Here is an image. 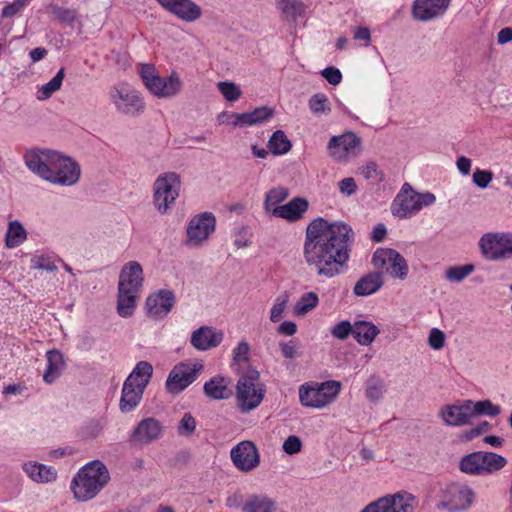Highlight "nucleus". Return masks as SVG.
Wrapping results in <instances>:
<instances>
[{
	"label": "nucleus",
	"mask_w": 512,
	"mask_h": 512,
	"mask_svg": "<svg viewBox=\"0 0 512 512\" xmlns=\"http://www.w3.org/2000/svg\"><path fill=\"white\" fill-rule=\"evenodd\" d=\"M353 241L354 232L348 224L318 217L306 227L304 261L319 277L333 278L346 267Z\"/></svg>",
	"instance_id": "obj_1"
},
{
	"label": "nucleus",
	"mask_w": 512,
	"mask_h": 512,
	"mask_svg": "<svg viewBox=\"0 0 512 512\" xmlns=\"http://www.w3.org/2000/svg\"><path fill=\"white\" fill-rule=\"evenodd\" d=\"M24 162L32 173L52 184L72 186L80 179L79 164L54 150H28Z\"/></svg>",
	"instance_id": "obj_2"
},
{
	"label": "nucleus",
	"mask_w": 512,
	"mask_h": 512,
	"mask_svg": "<svg viewBox=\"0 0 512 512\" xmlns=\"http://www.w3.org/2000/svg\"><path fill=\"white\" fill-rule=\"evenodd\" d=\"M143 269L139 262L126 263L119 274L117 312L123 318L131 317L143 285Z\"/></svg>",
	"instance_id": "obj_3"
},
{
	"label": "nucleus",
	"mask_w": 512,
	"mask_h": 512,
	"mask_svg": "<svg viewBox=\"0 0 512 512\" xmlns=\"http://www.w3.org/2000/svg\"><path fill=\"white\" fill-rule=\"evenodd\" d=\"M109 480L110 474L107 467L101 461H91L74 476L71 490L76 500L87 502L95 498Z\"/></svg>",
	"instance_id": "obj_4"
},
{
	"label": "nucleus",
	"mask_w": 512,
	"mask_h": 512,
	"mask_svg": "<svg viewBox=\"0 0 512 512\" xmlns=\"http://www.w3.org/2000/svg\"><path fill=\"white\" fill-rule=\"evenodd\" d=\"M153 374V366L140 361L123 383L119 409L122 413L133 411L141 402L144 391Z\"/></svg>",
	"instance_id": "obj_5"
},
{
	"label": "nucleus",
	"mask_w": 512,
	"mask_h": 512,
	"mask_svg": "<svg viewBox=\"0 0 512 512\" xmlns=\"http://www.w3.org/2000/svg\"><path fill=\"white\" fill-rule=\"evenodd\" d=\"M236 385L237 406L242 413H248L257 408L264 396L265 388L259 383V372L251 367L238 374Z\"/></svg>",
	"instance_id": "obj_6"
},
{
	"label": "nucleus",
	"mask_w": 512,
	"mask_h": 512,
	"mask_svg": "<svg viewBox=\"0 0 512 512\" xmlns=\"http://www.w3.org/2000/svg\"><path fill=\"white\" fill-rule=\"evenodd\" d=\"M139 74L147 90L157 98H173L182 90V81L176 72L163 78L153 65L141 64Z\"/></svg>",
	"instance_id": "obj_7"
},
{
	"label": "nucleus",
	"mask_w": 512,
	"mask_h": 512,
	"mask_svg": "<svg viewBox=\"0 0 512 512\" xmlns=\"http://www.w3.org/2000/svg\"><path fill=\"white\" fill-rule=\"evenodd\" d=\"M435 201L436 196L433 193L417 192L409 183H404L392 203L391 211L394 216L406 219L418 213L423 207L433 205Z\"/></svg>",
	"instance_id": "obj_8"
},
{
	"label": "nucleus",
	"mask_w": 512,
	"mask_h": 512,
	"mask_svg": "<svg viewBox=\"0 0 512 512\" xmlns=\"http://www.w3.org/2000/svg\"><path fill=\"white\" fill-rule=\"evenodd\" d=\"M340 391L341 383L336 380L311 382L299 388V399L305 407L321 409L332 404Z\"/></svg>",
	"instance_id": "obj_9"
},
{
	"label": "nucleus",
	"mask_w": 512,
	"mask_h": 512,
	"mask_svg": "<svg viewBox=\"0 0 512 512\" xmlns=\"http://www.w3.org/2000/svg\"><path fill=\"white\" fill-rule=\"evenodd\" d=\"M181 181L175 172H166L157 177L153 185V203L160 214H166L179 196Z\"/></svg>",
	"instance_id": "obj_10"
},
{
	"label": "nucleus",
	"mask_w": 512,
	"mask_h": 512,
	"mask_svg": "<svg viewBox=\"0 0 512 512\" xmlns=\"http://www.w3.org/2000/svg\"><path fill=\"white\" fill-rule=\"evenodd\" d=\"M474 498L475 493L468 485L462 483L447 484L440 490V501L437 508L448 512L463 511L472 505Z\"/></svg>",
	"instance_id": "obj_11"
},
{
	"label": "nucleus",
	"mask_w": 512,
	"mask_h": 512,
	"mask_svg": "<svg viewBox=\"0 0 512 512\" xmlns=\"http://www.w3.org/2000/svg\"><path fill=\"white\" fill-rule=\"evenodd\" d=\"M109 98L116 111L125 116L137 117L145 110V102L141 94L125 85L113 87Z\"/></svg>",
	"instance_id": "obj_12"
},
{
	"label": "nucleus",
	"mask_w": 512,
	"mask_h": 512,
	"mask_svg": "<svg viewBox=\"0 0 512 512\" xmlns=\"http://www.w3.org/2000/svg\"><path fill=\"white\" fill-rule=\"evenodd\" d=\"M329 155L336 161L347 163L359 156L362 150V140L353 132H345L332 136L328 142Z\"/></svg>",
	"instance_id": "obj_13"
},
{
	"label": "nucleus",
	"mask_w": 512,
	"mask_h": 512,
	"mask_svg": "<svg viewBox=\"0 0 512 512\" xmlns=\"http://www.w3.org/2000/svg\"><path fill=\"white\" fill-rule=\"evenodd\" d=\"M372 263L378 270L385 271L393 278L405 280L408 275V265L405 258L391 248H378L372 257Z\"/></svg>",
	"instance_id": "obj_14"
},
{
	"label": "nucleus",
	"mask_w": 512,
	"mask_h": 512,
	"mask_svg": "<svg viewBox=\"0 0 512 512\" xmlns=\"http://www.w3.org/2000/svg\"><path fill=\"white\" fill-rule=\"evenodd\" d=\"M415 496L406 491L387 495L368 504L361 512H414L417 507Z\"/></svg>",
	"instance_id": "obj_15"
},
{
	"label": "nucleus",
	"mask_w": 512,
	"mask_h": 512,
	"mask_svg": "<svg viewBox=\"0 0 512 512\" xmlns=\"http://www.w3.org/2000/svg\"><path fill=\"white\" fill-rule=\"evenodd\" d=\"M200 362H181L173 367L166 380V389L169 393L178 394L192 384L203 370Z\"/></svg>",
	"instance_id": "obj_16"
},
{
	"label": "nucleus",
	"mask_w": 512,
	"mask_h": 512,
	"mask_svg": "<svg viewBox=\"0 0 512 512\" xmlns=\"http://www.w3.org/2000/svg\"><path fill=\"white\" fill-rule=\"evenodd\" d=\"M482 255L492 261L502 260L512 254V234L486 233L479 240Z\"/></svg>",
	"instance_id": "obj_17"
},
{
	"label": "nucleus",
	"mask_w": 512,
	"mask_h": 512,
	"mask_svg": "<svg viewBox=\"0 0 512 512\" xmlns=\"http://www.w3.org/2000/svg\"><path fill=\"white\" fill-rule=\"evenodd\" d=\"M216 225L215 216L210 212H203L194 216L187 226L186 245L189 247H200L214 232Z\"/></svg>",
	"instance_id": "obj_18"
},
{
	"label": "nucleus",
	"mask_w": 512,
	"mask_h": 512,
	"mask_svg": "<svg viewBox=\"0 0 512 512\" xmlns=\"http://www.w3.org/2000/svg\"><path fill=\"white\" fill-rule=\"evenodd\" d=\"M235 467L242 472H250L260 464V455L256 445L251 441H242L230 451Z\"/></svg>",
	"instance_id": "obj_19"
},
{
	"label": "nucleus",
	"mask_w": 512,
	"mask_h": 512,
	"mask_svg": "<svg viewBox=\"0 0 512 512\" xmlns=\"http://www.w3.org/2000/svg\"><path fill=\"white\" fill-rule=\"evenodd\" d=\"M175 304V296L170 290H160L151 294L146 300V310L149 317L157 320L164 318Z\"/></svg>",
	"instance_id": "obj_20"
},
{
	"label": "nucleus",
	"mask_w": 512,
	"mask_h": 512,
	"mask_svg": "<svg viewBox=\"0 0 512 512\" xmlns=\"http://www.w3.org/2000/svg\"><path fill=\"white\" fill-rule=\"evenodd\" d=\"M157 1L163 8H165L166 10H168L169 12H171L172 14L176 15L178 18L186 22H194L198 20L202 15L201 8L191 0Z\"/></svg>",
	"instance_id": "obj_21"
},
{
	"label": "nucleus",
	"mask_w": 512,
	"mask_h": 512,
	"mask_svg": "<svg viewBox=\"0 0 512 512\" xmlns=\"http://www.w3.org/2000/svg\"><path fill=\"white\" fill-rule=\"evenodd\" d=\"M450 0H415L412 14L416 20L425 22L444 14Z\"/></svg>",
	"instance_id": "obj_22"
},
{
	"label": "nucleus",
	"mask_w": 512,
	"mask_h": 512,
	"mask_svg": "<svg viewBox=\"0 0 512 512\" xmlns=\"http://www.w3.org/2000/svg\"><path fill=\"white\" fill-rule=\"evenodd\" d=\"M471 400L464 401L461 405H446L439 412L440 418L448 426H464L470 423Z\"/></svg>",
	"instance_id": "obj_23"
},
{
	"label": "nucleus",
	"mask_w": 512,
	"mask_h": 512,
	"mask_svg": "<svg viewBox=\"0 0 512 512\" xmlns=\"http://www.w3.org/2000/svg\"><path fill=\"white\" fill-rule=\"evenodd\" d=\"M163 426L155 418L148 417L141 420L135 427L131 439L140 444H149L161 437Z\"/></svg>",
	"instance_id": "obj_24"
},
{
	"label": "nucleus",
	"mask_w": 512,
	"mask_h": 512,
	"mask_svg": "<svg viewBox=\"0 0 512 512\" xmlns=\"http://www.w3.org/2000/svg\"><path fill=\"white\" fill-rule=\"evenodd\" d=\"M223 340V332L210 326H201L192 332L191 344L199 351H206L217 347Z\"/></svg>",
	"instance_id": "obj_25"
},
{
	"label": "nucleus",
	"mask_w": 512,
	"mask_h": 512,
	"mask_svg": "<svg viewBox=\"0 0 512 512\" xmlns=\"http://www.w3.org/2000/svg\"><path fill=\"white\" fill-rule=\"evenodd\" d=\"M308 201L301 197H296L289 201L287 204L275 207L272 210V215L294 222L303 217V214L308 209Z\"/></svg>",
	"instance_id": "obj_26"
},
{
	"label": "nucleus",
	"mask_w": 512,
	"mask_h": 512,
	"mask_svg": "<svg viewBox=\"0 0 512 512\" xmlns=\"http://www.w3.org/2000/svg\"><path fill=\"white\" fill-rule=\"evenodd\" d=\"M231 380L227 377L216 375L203 386L204 394L213 400L228 399L233 392L230 389Z\"/></svg>",
	"instance_id": "obj_27"
},
{
	"label": "nucleus",
	"mask_w": 512,
	"mask_h": 512,
	"mask_svg": "<svg viewBox=\"0 0 512 512\" xmlns=\"http://www.w3.org/2000/svg\"><path fill=\"white\" fill-rule=\"evenodd\" d=\"M22 468L27 476L36 483L53 482L57 478V472L52 467L38 462H26Z\"/></svg>",
	"instance_id": "obj_28"
},
{
	"label": "nucleus",
	"mask_w": 512,
	"mask_h": 512,
	"mask_svg": "<svg viewBox=\"0 0 512 512\" xmlns=\"http://www.w3.org/2000/svg\"><path fill=\"white\" fill-rule=\"evenodd\" d=\"M384 284L382 274L372 272L362 276L355 284L353 292L356 296L364 297L376 293Z\"/></svg>",
	"instance_id": "obj_29"
},
{
	"label": "nucleus",
	"mask_w": 512,
	"mask_h": 512,
	"mask_svg": "<svg viewBox=\"0 0 512 512\" xmlns=\"http://www.w3.org/2000/svg\"><path fill=\"white\" fill-rule=\"evenodd\" d=\"M65 368L63 355L58 350H50L47 352V368L43 375L46 383H53Z\"/></svg>",
	"instance_id": "obj_30"
},
{
	"label": "nucleus",
	"mask_w": 512,
	"mask_h": 512,
	"mask_svg": "<svg viewBox=\"0 0 512 512\" xmlns=\"http://www.w3.org/2000/svg\"><path fill=\"white\" fill-rule=\"evenodd\" d=\"M243 512H280L273 499L266 495H251L242 506Z\"/></svg>",
	"instance_id": "obj_31"
},
{
	"label": "nucleus",
	"mask_w": 512,
	"mask_h": 512,
	"mask_svg": "<svg viewBox=\"0 0 512 512\" xmlns=\"http://www.w3.org/2000/svg\"><path fill=\"white\" fill-rule=\"evenodd\" d=\"M380 330L371 322L357 321L353 324V336L360 345H370Z\"/></svg>",
	"instance_id": "obj_32"
},
{
	"label": "nucleus",
	"mask_w": 512,
	"mask_h": 512,
	"mask_svg": "<svg viewBox=\"0 0 512 512\" xmlns=\"http://www.w3.org/2000/svg\"><path fill=\"white\" fill-rule=\"evenodd\" d=\"M27 238V232L23 225L17 221H11L6 233L5 244L8 248H15L22 244Z\"/></svg>",
	"instance_id": "obj_33"
},
{
	"label": "nucleus",
	"mask_w": 512,
	"mask_h": 512,
	"mask_svg": "<svg viewBox=\"0 0 512 512\" xmlns=\"http://www.w3.org/2000/svg\"><path fill=\"white\" fill-rule=\"evenodd\" d=\"M460 470L471 475H483L482 451L464 456L460 461Z\"/></svg>",
	"instance_id": "obj_34"
},
{
	"label": "nucleus",
	"mask_w": 512,
	"mask_h": 512,
	"mask_svg": "<svg viewBox=\"0 0 512 512\" xmlns=\"http://www.w3.org/2000/svg\"><path fill=\"white\" fill-rule=\"evenodd\" d=\"M268 147L274 155H282L291 150L292 143L282 130H277L270 137Z\"/></svg>",
	"instance_id": "obj_35"
},
{
	"label": "nucleus",
	"mask_w": 512,
	"mask_h": 512,
	"mask_svg": "<svg viewBox=\"0 0 512 512\" xmlns=\"http://www.w3.org/2000/svg\"><path fill=\"white\" fill-rule=\"evenodd\" d=\"M507 464V460L494 452L482 451L483 475L495 473Z\"/></svg>",
	"instance_id": "obj_36"
},
{
	"label": "nucleus",
	"mask_w": 512,
	"mask_h": 512,
	"mask_svg": "<svg viewBox=\"0 0 512 512\" xmlns=\"http://www.w3.org/2000/svg\"><path fill=\"white\" fill-rule=\"evenodd\" d=\"M64 77L65 70L64 68H61L48 83L42 85L38 89L36 93L37 99L42 101L50 98L53 93L61 88Z\"/></svg>",
	"instance_id": "obj_37"
},
{
	"label": "nucleus",
	"mask_w": 512,
	"mask_h": 512,
	"mask_svg": "<svg viewBox=\"0 0 512 512\" xmlns=\"http://www.w3.org/2000/svg\"><path fill=\"white\" fill-rule=\"evenodd\" d=\"M249 344L246 341L240 342L233 350V362L236 366L237 374L242 373L248 369L249 364Z\"/></svg>",
	"instance_id": "obj_38"
},
{
	"label": "nucleus",
	"mask_w": 512,
	"mask_h": 512,
	"mask_svg": "<svg viewBox=\"0 0 512 512\" xmlns=\"http://www.w3.org/2000/svg\"><path fill=\"white\" fill-rule=\"evenodd\" d=\"M289 195V192L284 187H276L269 190L264 200V210L272 213L275 207H279L278 204L283 202Z\"/></svg>",
	"instance_id": "obj_39"
},
{
	"label": "nucleus",
	"mask_w": 512,
	"mask_h": 512,
	"mask_svg": "<svg viewBox=\"0 0 512 512\" xmlns=\"http://www.w3.org/2000/svg\"><path fill=\"white\" fill-rule=\"evenodd\" d=\"M318 302L319 298L315 292H307L303 294L294 307L295 315H306L318 305Z\"/></svg>",
	"instance_id": "obj_40"
},
{
	"label": "nucleus",
	"mask_w": 512,
	"mask_h": 512,
	"mask_svg": "<svg viewBox=\"0 0 512 512\" xmlns=\"http://www.w3.org/2000/svg\"><path fill=\"white\" fill-rule=\"evenodd\" d=\"M277 7L287 18H296L305 11V5L300 0H277Z\"/></svg>",
	"instance_id": "obj_41"
},
{
	"label": "nucleus",
	"mask_w": 512,
	"mask_h": 512,
	"mask_svg": "<svg viewBox=\"0 0 512 512\" xmlns=\"http://www.w3.org/2000/svg\"><path fill=\"white\" fill-rule=\"evenodd\" d=\"M470 409L472 418L476 415H487L490 417H495L501 413L500 407L494 405L490 400H482L478 402L471 401Z\"/></svg>",
	"instance_id": "obj_42"
},
{
	"label": "nucleus",
	"mask_w": 512,
	"mask_h": 512,
	"mask_svg": "<svg viewBox=\"0 0 512 512\" xmlns=\"http://www.w3.org/2000/svg\"><path fill=\"white\" fill-rule=\"evenodd\" d=\"M385 392V384L382 379L372 376L367 381L366 397L373 402L379 401Z\"/></svg>",
	"instance_id": "obj_43"
},
{
	"label": "nucleus",
	"mask_w": 512,
	"mask_h": 512,
	"mask_svg": "<svg viewBox=\"0 0 512 512\" xmlns=\"http://www.w3.org/2000/svg\"><path fill=\"white\" fill-rule=\"evenodd\" d=\"M219 123H228L235 127L252 126L253 121L249 112L222 114L218 118Z\"/></svg>",
	"instance_id": "obj_44"
},
{
	"label": "nucleus",
	"mask_w": 512,
	"mask_h": 512,
	"mask_svg": "<svg viewBox=\"0 0 512 512\" xmlns=\"http://www.w3.org/2000/svg\"><path fill=\"white\" fill-rule=\"evenodd\" d=\"M289 295L287 292L280 294L274 301L270 310V321L277 323L283 318V313L288 305Z\"/></svg>",
	"instance_id": "obj_45"
},
{
	"label": "nucleus",
	"mask_w": 512,
	"mask_h": 512,
	"mask_svg": "<svg viewBox=\"0 0 512 512\" xmlns=\"http://www.w3.org/2000/svg\"><path fill=\"white\" fill-rule=\"evenodd\" d=\"M217 88L225 100L229 102H235L242 96L241 89L232 81L218 82Z\"/></svg>",
	"instance_id": "obj_46"
},
{
	"label": "nucleus",
	"mask_w": 512,
	"mask_h": 512,
	"mask_svg": "<svg viewBox=\"0 0 512 512\" xmlns=\"http://www.w3.org/2000/svg\"><path fill=\"white\" fill-rule=\"evenodd\" d=\"M473 271H474V265H472V264H466V265H462V266H452L446 270L445 276L448 281L458 283V282H461L462 280H464Z\"/></svg>",
	"instance_id": "obj_47"
},
{
	"label": "nucleus",
	"mask_w": 512,
	"mask_h": 512,
	"mask_svg": "<svg viewBox=\"0 0 512 512\" xmlns=\"http://www.w3.org/2000/svg\"><path fill=\"white\" fill-rule=\"evenodd\" d=\"M309 108L314 114H327L330 112L328 97L323 93L311 96L308 101Z\"/></svg>",
	"instance_id": "obj_48"
},
{
	"label": "nucleus",
	"mask_w": 512,
	"mask_h": 512,
	"mask_svg": "<svg viewBox=\"0 0 512 512\" xmlns=\"http://www.w3.org/2000/svg\"><path fill=\"white\" fill-rule=\"evenodd\" d=\"M196 429V420L190 413H185L178 424V434L191 436Z\"/></svg>",
	"instance_id": "obj_49"
},
{
	"label": "nucleus",
	"mask_w": 512,
	"mask_h": 512,
	"mask_svg": "<svg viewBox=\"0 0 512 512\" xmlns=\"http://www.w3.org/2000/svg\"><path fill=\"white\" fill-rule=\"evenodd\" d=\"M249 113L251 115V119L254 120L253 124L258 125L271 119L274 115V110L270 107L262 106L255 108Z\"/></svg>",
	"instance_id": "obj_50"
},
{
	"label": "nucleus",
	"mask_w": 512,
	"mask_h": 512,
	"mask_svg": "<svg viewBox=\"0 0 512 512\" xmlns=\"http://www.w3.org/2000/svg\"><path fill=\"white\" fill-rule=\"evenodd\" d=\"M331 334L339 340H345L350 334L353 335V324L346 320L341 321L331 329Z\"/></svg>",
	"instance_id": "obj_51"
},
{
	"label": "nucleus",
	"mask_w": 512,
	"mask_h": 512,
	"mask_svg": "<svg viewBox=\"0 0 512 512\" xmlns=\"http://www.w3.org/2000/svg\"><path fill=\"white\" fill-rule=\"evenodd\" d=\"M31 267L49 272H54L57 270V266L51 258L39 255H36L31 259Z\"/></svg>",
	"instance_id": "obj_52"
},
{
	"label": "nucleus",
	"mask_w": 512,
	"mask_h": 512,
	"mask_svg": "<svg viewBox=\"0 0 512 512\" xmlns=\"http://www.w3.org/2000/svg\"><path fill=\"white\" fill-rule=\"evenodd\" d=\"M360 173L365 179H378L382 180L384 174L378 170V166L375 162H368L360 168Z\"/></svg>",
	"instance_id": "obj_53"
},
{
	"label": "nucleus",
	"mask_w": 512,
	"mask_h": 512,
	"mask_svg": "<svg viewBox=\"0 0 512 512\" xmlns=\"http://www.w3.org/2000/svg\"><path fill=\"white\" fill-rule=\"evenodd\" d=\"M493 174L491 171L481 170L477 168L473 173V182L479 188H486L492 181Z\"/></svg>",
	"instance_id": "obj_54"
},
{
	"label": "nucleus",
	"mask_w": 512,
	"mask_h": 512,
	"mask_svg": "<svg viewBox=\"0 0 512 512\" xmlns=\"http://www.w3.org/2000/svg\"><path fill=\"white\" fill-rule=\"evenodd\" d=\"M53 13L59 21L69 23V24L74 23L77 18V14H76L75 10L61 8L58 6L53 7Z\"/></svg>",
	"instance_id": "obj_55"
},
{
	"label": "nucleus",
	"mask_w": 512,
	"mask_h": 512,
	"mask_svg": "<svg viewBox=\"0 0 512 512\" xmlns=\"http://www.w3.org/2000/svg\"><path fill=\"white\" fill-rule=\"evenodd\" d=\"M428 344L434 350L443 348L445 344V334L438 328H433L428 337Z\"/></svg>",
	"instance_id": "obj_56"
},
{
	"label": "nucleus",
	"mask_w": 512,
	"mask_h": 512,
	"mask_svg": "<svg viewBox=\"0 0 512 512\" xmlns=\"http://www.w3.org/2000/svg\"><path fill=\"white\" fill-rule=\"evenodd\" d=\"M282 448L285 453L293 455L301 451L302 442L298 436L291 435L284 441Z\"/></svg>",
	"instance_id": "obj_57"
},
{
	"label": "nucleus",
	"mask_w": 512,
	"mask_h": 512,
	"mask_svg": "<svg viewBox=\"0 0 512 512\" xmlns=\"http://www.w3.org/2000/svg\"><path fill=\"white\" fill-rule=\"evenodd\" d=\"M339 191L345 196H351L357 191V184L352 177H346L338 183Z\"/></svg>",
	"instance_id": "obj_58"
},
{
	"label": "nucleus",
	"mask_w": 512,
	"mask_h": 512,
	"mask_svg": "<svg viewBox=\"0 0 512 512\" xmlns=\"http://www.w3.org/2000/svg\"><path fill=\"white\" fill-rule=\"evenodd\" d=\"M321 75L327 80L331 85H338L342 80V74L339 69L335 67H327L321 71Z\"/></svg>",
	"instance_id": "obj_59"
},
{
	"label": "nucleus",
	"mask_w": 512,
	"mask_h": 512,
	"mask_svg": "<svg viewBox=\"0 0 512 512\" xmlns=\"http://www.w3.org/2000/svg\"><path fill=\"white\" fill-rule=\"evenodd\" d=\"M279 346H280L283 356L286 359H294L299 355L298 351H297V347L293 341L282 342L279 344Z\"/></svg>",
	"instance_id": "obj_60"
},
{
	"label": "nucleus",
	"mask_w": 512,
	"mask_h": 512,
	"mask_svg": "<svg viewBox=\"0 0 512 512\" xmlns=\"http://www.w3.org/2000/svg\"><path fill=\"white\" fill-rule=\"evenodd\" d=\"M277 332L281 335L293 336L297 332V325L292 321H285L278 326Z\"/></svg>",
	"instance_id": "obj_61"
},
{
	"label": "nucleus",
	"mask_w": 512,
	"mask_h": 512,
	"mask_svg": "<svg viewBox=\"0 0 512 512\" xmlns=\"http://www.w3.org/2000/svg\"><path fill=\"white\" fill-rule=\"evenodd\" d=\"M457 168L463 175H468L471 169V160L465 156H460L456 162Z\"/></svg>",
	"instance_id": "obj_62"
},
{
	"label": "nucleus",
	"mask_w": 512,
	"mask_h": 512,
	"mask_svg": "<svg viewBox=\"0 0 512 512\" xmlns=\"http://www.w3.org/2000/svg\"><path fill=\"white\" fill-rule=\"evenodd\" d=\"M498 43L505 44L512 41V28L506 27L498 32L497 36Z\"/></svg>",
	"instance_id": "obj_63"
},
{
	"label": "nucleus",
	"mask_w": 512,
	"mask_h": 512,
	"mask_svg": "<svg viewBox=\"0 0 512 512\" xmlns=\"http://www.w3.org/2000/svg\"><path fill=\"white\" fill-rule=\"evenodd\" d=\"M386 233H387V230H386L385 225L384 224H378L373 229L372 239L375 242H381L384 239Z\"/></svg>",
	"instance_id": "obj_64"
}]
</instances>
